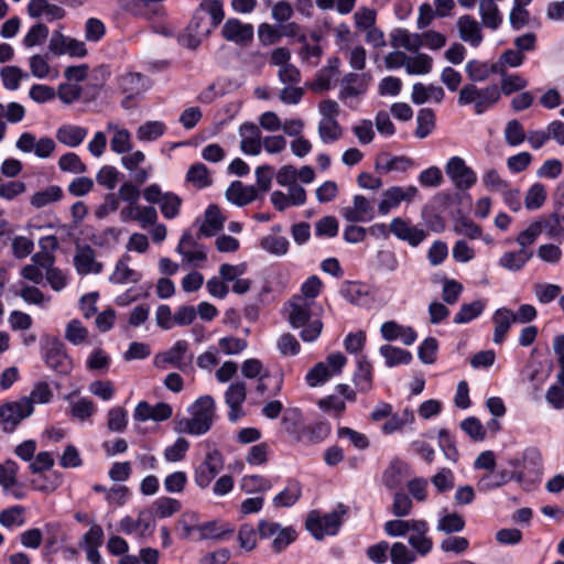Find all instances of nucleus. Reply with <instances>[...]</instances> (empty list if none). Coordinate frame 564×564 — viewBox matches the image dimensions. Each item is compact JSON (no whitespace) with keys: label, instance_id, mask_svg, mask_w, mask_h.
Instances as JSON below:
<instances>
[{"label":"nucleus","instance_id":"obj_30","mask_svg":"<svg viewBox=\"0 0 564 564\" xmlns=\"http://www.w3.org/2000/svg\"><path fill=\"white\" fill-rule=\"evenodd\" d=\"M107 129L113 132L110 140V148L118 154L127 153L132 149L131 134L124 129L120 128L117 123L109 122Z\"/></svg>","mask_w":564,"mask_h":564},{"label":"nucleus","instance_id":"obj_56","mask_svg":"<svg viewBox=\"0 0 564 564\" xmlns=\"http://www.w3.org/2000/svg\"><path fill=\"white\" fill-rule=\"evenodd\" d=\"M186 180L197 188L207 187L212 183L208 170L203 163L193 164L187 171Z\"/></svg>","mask_w":564,"mask_h":564},{"label":"nucleus","instance_id":"obj_55","mask_svg":"<svg viewBox=\"0 0 564 564\" xmlns=\"http://www.w3.org/2000/svg\"><path fill=\"white\" fill-rule=\"evenodd\" d=\"M538 225L541 226V234L545 232L549 238L555 239L558 242H562L564 239V230L561 225H558V220L554 218L552 214L547 216L540 217L535 220Z\"/></svg>","mask_w":564,"mask_h":564},{"label":"nucleus","instance_id":"obj_22","mask_svg":"<svg viewBox=\"0 0 564 564\" xmlns=\"http://www.w3.org/2000/svg\"><path fill=\"white\" fill-rule=\"evenodd\" d=\"M130 256L123 254L116 263L115 270L109 280L116 284L137 283L141 280L140 272L129 268Z\"/></svg>","mask_w":564,"mask_h":564},{"label":"nucleus","instance_id":"obj_19","mask_svg":"<svg viewBox=\"0 0 564 564\" xmlns=\"http://www.w3.org/2000/svg\"><path fill=\"white\" fill-rule=\"evenodd\" d=\"M414 165L412 159L405 155L391 156L388 153H380L375 163V167L380 173L392 171L405 172Z\"/></svg>","mask_w":564,"mask_h":564},{"label":"nucleus","instance_id":"obj_20","mask_svg":"<svg viewBox=\"0 0 564 564\" xmlns=\"http://www.w3.org/2000/svg\"><path fill=\"white\" fill-rule=\"evenodd\" d=\"M242 135L240 148L246 154L258 155L262 149L259 128L253 123H245L240 127Z\"/></svg>","mask_w":564,"mask_h":564},{"label":"nucleus","instance_id":"obj_23","mask_svg":"<svg viewBox=\"0 0 564 564\" xmlns=\"http://www.w3.org/2000/svg\"><path fill=\"white\" fill-rule=\"evenodd\" d=\"M445 93L441 86L436 85H424L422 83H416L413 85L411 99L415 105H422L426 101L442 102L444 99Z\"/></svg>","mask_w":564,"mask_h":564},{"label":"nucleus","instance_id":"obj_27","mask_svg":"<svg viewBox=\"0 0 564 564\" xmlns=\"http://www.w3.org/2000/svg\"><path fill=\"white\" fill-rule=\"evenodd\" d=\"M533 252L528 249L520 248L518 251L505 252L499 259V265L509 271H520L525 263L532 258Z\"/></svg>","mask_w":564,"mask_h":564},{"label":"nucleus","instance_id":"obj_17","mask_svg":"<svg viewBox=\"0 0 564 564\" xmlns=\"http://www.w3.org/2000/svg\"><path fill=\"white\" fill-rule=\"evenodd\" d=\"M247 397L246 383L238 381L231 383L225 392V401L229 406V420L235 422L241 415V405Z\"/></svg>","mask_w":564,"mask_h":564},{"label":"nucleus","instance_id":"obj_58","mask_svg":"<svg viewBox=\"0 0 564 564\" xmlns=\"http://www.w3.org/2000/svg\"><path fill=\"white\" fill-rule=\"evenodd\" d=\"M128 424V412L121 406L111 408L107 413V427L111 432H123Z\"/></svg>","mask_w":564,"mask_h":564},{"label":"nucleus","instance_id":"obj_34","mask_svg":"<svg viewBox=\"0 0 564 564\" xmlns=\"http://www.w3.org/2000/svg\"><path fill=\"white\" fill-rule=\"evenodd\" d=\"M479 13L482 24L486 28L496 30L502 22V15L500 14V11L495 3V0H480Z\"/></svg>","mask_w":564,"mask_h":564},{"label":"nucleus","instance_id":"obj_5","mask_svg":"<svg viewBox=\"0 0 564 564\" xmlns=\"http://www.w3.org/2000/svg\"><path fill=\"white\" fill-rule=\"evenodd\" d=\"M344 513L341 505L338 506V510L324 516L312 511L306 520V529L317 540H322L325 535H335L341 525L340 517Z\"/></svg>","mask_w":564,"mask_h":564},{"label":"nucleus","instance_id":"obj_9","mask_svg":"<svg viewBox=\"0 0 564 564\" xmlns=\"http://www.w3.org/2000/svg\"><path fill=\"white\" fill-rule=\"evenodd\" d=\"M415 186L406 187L392 186L382 193V199L379 203L378 210L381 215H387L391 209L397 208L402 202H411L417 195Z\"/></svg>","mask_w":564,"mask_h":564},{"label":"nucleus","instance_id":"obj_33","mask_svg":"<svg viewBox=\"0 0 564 564\" xmlns=\"http://www.w3.org/2000/svg\"><path fill=\"white\" fill-rule=\"evenodd\" d=\"M343 88L340 90V98L346 99L349 97H356L366 91L367 84L364 75L349 73L344 76L341 80Z\"/></svg>","mask_w":564,"mask_h":564},{"label":"nucleus","instance_id":"obj_59","mask_svg":"<svg viewBox=\"0 0 564 564\" xmlns=\"http://www.w3.org/2000/svg\"><path fill=\"white\" fill-rule=\"evenodd\" d=\"M390 560L392 564H412L416 555L404 543L395 542L390 547Z\"/></svg>","mask_w":564,"mask_h":564},{"label":"nucleus","instance_id":"obj_44","mask_svg":"<svg viewBox=\"0 0 564 564\" xmlns=\"http://www.w3.org/2000/svg\"><path fill=\"white\" fill-rule=\"evenodd\" d=\"M486 306L485 300H477L471 303H465L454 316V323L466 324L478 317Z\"/></svg>","mask_w":564,"mask_h":564},{"label":"nucleus","instance_id":"obj_3","mask_svg":"<svg viewBox=\"0 0 564 564\" xmlns=\"http://www.w3.org/2000/svg\"><path fill=\"white\" fill-rule=\"evenodd\" d=\"M500 98V89L497 85L479 88L474 84L464 85L458 93L459 106L474 105L477 115H481L492 107Z\"/></svg>","mask_w":564,"mask_h":564},{"label":"nucleus","instance_id":"obj_12","mask_svg":"<svg viewBox=\"0 0 564 564\" xmlns=\"http://www.w3.org/2000/svg\"><path fill=\"white\" fill-rule=\"evenodd\" d=\"M188 350V343L186 340H177L166 351L155 357V365L160 368H166V365H171L175 368L183 370L188 366L192 358H185Z\"/></svg>","mask_w":564,"mask_h":564},{"label":"nucleus","instance_id":"obj_10","mask_svg":"<svg viewBox=\"0 0 564 564\" xmlns=\"http://www.w3.org/2000/svg\"><path fill=\"white\" fill-rule=\"evenodd\" d=\"M389 230L398 239L406 241L411 247H417L427 237V231L417 226H412L410 221L400 217H394L390 225Z\"/></svg>","mask_w":564,"mask_h":564},{"label":"nucleus","instance_id":"obj_38","mask_svg":"<svg viewBox=\"0 0 564 564\" xmlns=\"http://www.w3.org/2000/svg\"><path fill=\"white\" fill-rule=\"evenodd\" d=\"M357 371L354 375V383L359 392L366 393L372 387L371 365L365 357L358 359Z\"/></svg>","mask_w":564,"mask_h":564},{"label":"nucleus","instance_id":"obj_4","mask_svg":"<svg viewBox=\"0 0 564 564\" xmlns=\"http://www.w3.org/2000/svg\"><path fill=\"white\" fill-rule=\"evenodd\" d=\"M42 357L45 365L61 375H67L73 362L65 351V345L57 337H46L41 344Z\"/></svg>","mask_w":564,"mask_h":564},{"label":"nucleus","instance_id":"obj_52","mask_svg":"<svg viewBox=\"0 0 564 564\" xmlns=\"http://www.w3.org/2000/svg\"><path fill=\"white\" fill-rule=\"evenodd\" d=\"M415 135L419 139L426 138L435 127V113L430 108H423L417 112Z\"/></svg>","mask_w":564,"mask_h":564},{"label":"nucleus","instance_id":"obj_47","mask_svg":"<svg viewBox=\"0 0 564 564\" xmlns=\"http://www.w3.org/2000/svg\"><path fill=\"white\" fill-rule=\"evenodd\" d=\"M290 242L286 237L276 236V235H268L263 237L260 241V247L276 257H282L286 254L289 250Z\"/></svg>","mask_w":564,"mask_h":564},{"label":"nucleus","instance_id":"obj_64","mask_svg":"<svg viewBox=\"0 0 564 564\" xmlns=\"http://www.w3.org/2000/svg\"><path fill=\"white\" fill-rule=\"evenodd\" d=\"M58 167L63 172L73 174L85 173L87 169L80 158L74 152L62 155L58 160Z\"/></svg>","mask_w":564,"mask_h":564},{"label":"nucleus","instance_id":"obj_46","mask_svg":"<svg viewBox=\"0 0 564 564\" xmlns=\"http://www.w3.org/2000/svg\"><path fill=\"white\" fill-rule=\"evenodd\" d=\"M465 528V520L462 516L456 512H444L441 513L436 529L437 531L446 534L460 532Z\"/></svg>","mask_w":564,"mask_h":564},{"label":"nucleus","instance_id":"obj_63","mask_svg":"<svg viewBox=\"0 0 564 564\" xmlns=\"http://www.w3.org/2000/svg\"><path fill=\"white\" fill-rule=\"evenodd\" d=\"M533 291L541 304H549L560 296L562 289L553 283H538L534 285Z\"/></svg>","mask_w":564,"mask_h":564},{"label":"nucleus","instance_id":"obj_14","mask_svg":"<svg viewBox=\"0 0 564 564\" xmlns=\"http://www.w3.org/2000/svg\"><path fill=\"white\" fill-rule=\"evenodd\" d=\"M76 271L80 275L99 274L104 270L101 262L96 261L95 250L90 246H84L77 249L74 257Z\"/></svg>","mask_w":564,"mask_h":564},{"label":"nucleus","instance_id":"obj_45","mask_svg":"<svg viewBox=\"0 0 564 564\" xmlns=\"http://www.w3.org/2000/svg\"><path fill=\"white\" fill-rule=\"evenodd\" d=\"M200 539H220L226 534L234 532V527L229 523H219L217 521H209L197 527Z\"/></svg>","mask_w":564,"mask_h":564},{"label":"nucleus","instance_id":"obj_57","mask_svg":"<svg viewBox=\"0 0 564 564\" xmlns=\"http://www.w3.org/2000/svg\"><path fill=\"white\" fill-rule=\"evenodd\" d=\"M188 449L189 442L184 437H177L172 445L165 447L163 456L169 463H177L184 459Z\"/></svg>","mask_w":564,"mask_h":564},{"label":"nucleus","instance_id":"obj_1","mask_svg":"<svg viewBox=\"0 0 564 564\" xmlns=\"http://www.w3.org/2000/svg\"><path fill=\"white\" fill-rule=\"evenodd\" d=\"M288 322L293 328H301L300 337L303 341H315L323 329L319 314L322 307L317 303L291 297L285 305Z\"/></svg>","mask_w":564,"mask_h":564},{"label":"nucleus","instance_id":"obj_54","mask_svg":"<svg viewBox=\"0 0 564 564\" xmlns=\"http://www.w3.org/2000/svg\"><path fill=\"white\" fill-rule=\"evenodd\" d=\"M323 282L317 275H311L301 286V294L294 295L295 299L306 300L310 303H316V297L321 293Z\"/></svg>","mask_w":564,"mask_h":564},{"label":"nucleus","instance_id":"obj_41","mask_svg":"<svg viewBox=\"0 0 564 564\" xmlns=\"http://www.w3.org/2000/svg\"><path fill=\"white\" fill-rule=\"evenodd\" d=\"M317 132L325 144L334 143L343 137V128L338 120H319Z\"/></svg>","mask_w":564,"mask_h":564},{"label":"nucleus","instance_id":"obj_51","mask_svg":"<svg viewBox=\"0 0 564 564\" xmlns=\"http://www.w3.org/2000/svg\"><path fill=\"white\" fill-rule=\"evenodd\" d=\"M527 134L522 123L512 119L506 123L503 130L505 141L510 147H518L527 140Z\"/></svg>","mask_w":564,"mask_h":564},{"label":"nucleus","instance_id":"obj_43","mask_svg":"<svg viewBox=\"0 0 564 564\" xmlns=\"http://www.w3.org/2000/svg\"><path fill=\"white\" fill-rule=\"evenodd\" d=\"M165 130L166 127L162 121H145L138 128L137 138L142 142L155 141L164 134Z\"/></svg>","mask_w":564,"mask_h":564},{"label":"nucleus","instance_id":"obj_49","mask_svg":"<svg viewBox=\"0 0 564 564\" xmlns=\"http://www.w3.org/2000/svg\"><path fill=\"white\" fill-rule=\"evenodd\" d=\"M406 467V464L400 460L391 462L382 476L384 486L389 489L399 487L403 481V473L405 471Z\"/></svg>","mask_w":564,"mask_h":564},{"label":"nucleus","instance_id":"obj_16","mask_svg":"<svg viewBox=\"0 0 564 564\" xmlns=\"http://www.w3.org/2000/svg\"><path fill=\"white\" fill-rule=\"evenodd\" d=\"M28 13L35 19L43 17L47 22L62 20L66 15L64 8L50 3L47 0H30Z\"/></svg>","mask_w":564,"mask_h":564},{"label":"nucleus","instance_id":"obj_39","mask_svg":"<svg viewBox=\"0 0 564 564\" xmlns=\"http://www.w3.org/2000/svg\"><path fill=\"white\" fill-rule=\"evenodd\" d=\"M299 42L302 44L299 56L302 61V63L311 66L316 67L321 61V57L323 55V50L317 44H310L307 42L306 35L299 36Z\"/></svg>","mask_w":564,"mask_h":564},{"label":"nucleus","instance_id":"obj_24","mask_svg":"<svg viewBox=\"0 0 564 564\" xmlns=\"http://www.w3.org/2000/svg\"><path fill=\"white\" fill-rule=\"evenodd\" d=\"M301 495V484L295 479H289L284 489L273 497L272 503L275 508H289L299 501Z\"/></svg>","mask_w":564,"mask_h":564},{"label":"nucleus","instance_id":"obj_25","mask_svg":"<svg viewBox=\"0 0 564 564\" xmlns=\"http://www.w3.org/2000/svg\"><path fill=\"white\" fill-rule=\"evenodd\" d=\"M495 324L492 340L495 344H501L505 340L507 333L514 322L513 312L509 308H498L492 315Z\"/></svg>","mask_w":564,"mask_h":564},{"label":"nucleus","instance_id":"obj_62","mask_svg":"<svg viewBox=\"0 0 564 564\" xmlns=\"http://www.w3.org/2000/svg\"><path fill=\"white\" fill-rule=\"evenodd\" d=\"M181 205L182 199L178 195L166 192L160 203V209L166 219H173L180 214Z\"/></svg>","mask_w":564,"mask_h":564},{"label":"nucleus","instance_id":"obj_40","mask_svg":"<svg viewBox=\"0 0 564 564\" xmlns=\"http://www.w3.org/2000/svg\"><path fill=\"white\" fill-rule=\"evenodd\" d=\"M380 354L384 358L386 365L388 367L408 365L412 360V355L410 351L391 345L381 346Z\"/></svg>","mask_w":564,"mask_h":564},{"label":"nucleus","instance_id":"obj_48","mask_svg":"<svg viewBox=\"0 0 564 564\" xmlns=\"http://www.w3.org/2000/svg\"><path fill=\"white\" fill-rule=\"evenodd\" d=\"M419 520L412 519V520H389L384 523L383 529L384 532L389 536H403L406 532L412 530H420L423 528L422 524H417Z\"/></svg>","mask_w":564,"mask_h":564},{"label":"nucleus","instance_id":"obj_50","mask_svg":"<svg viewBox=\"0 0 564 564\" xmlns=\"http://www.w3.org/2000/svg\"><path fill=\"white\" fill-rule=\"evenodd\" d=\"M433 68V58L425 53H417L415 56H409L406 73L409 75H425Z\"/></svg>","mask_w":564,"mask_h":564},{"label":"nucleus","instance_id":"obj_8","mask_svg":"<svg viewBox=\"0 0 564 564\" xmlns=\"http://www.w3.org/2000/svg\"><path fill=\"white\" fill-rule=\"evenodd\" d=\"M445 172L455 187L460 191L469 189L477 182L474 170L459 156H453L447 161Z\"/></svg>","mask_w":564,"mask_h":564},{"label":"nucleus","instance_id":"obj_6","mask_svg":"<svg viewBox=\"0 0 564 564\" xmlns=\"http://www.w3.org/2000/svg\"><path fill=\"white\" fill-rule=\"evenodd\" d=\"M224 468V458L218 449L209 451L204 460L194 469V482L200 489L207 488Z\"/></svg>","mask_w":564,"mask_h":564},{"label":"nucleus","instance_id":"obj_53","mask_svg":"<svg viewBox=\"0 0 564 564\" xmlns=\"http://www.w3.org/2000/svg\"><path fill=\"white\" fill-rule=\"evenodd\" d=\"M0 77L7 89L17 90L20 86V82L28 78L29 75L18 66H4L0 70Z\"/></svg>","mask_w":564,"mask_h":564},{"label":"nucleus","instance_id":"obj_11","mask_svg":"<svg viewBox=\"0 0 564 564\" xmlns=\"http://www.w3.org/2000/svg\"><path fill=\"white\" fill-rule=\"evenodd\" d=\"M341 216L350 223H367L375 218L372 203L362 195H355L352 206L343 207Z\"/></svg>","mask_w":564,"mask_h":564},{"label":"nucleus","instance_id":"obj_31","mask_svg":"<svg viewBox=\"0 0 564 564\" xmlns=\"http://www.w3.org/2000/svg\"><path fill=\"white\" fill-rule=\"evenodd\" d=\"M392 46L403 47L410 52H417L422 47L420 34L410 33L404 29H397L391 33Z\"/></svg>","mask_w":564,"mask_h":564},{"label":"nucleus","instance_id":"obj_26","mask_svg":"<svg viewBox=\"0 0 564 564\" xmlns=\"http://www.w3.org/2000/svg\"><path fill=\"white\" fill-rule=\"evenodd\" d=\"M87 133L88 131L86 128L74 124H64L57 129L56 139L58 142L67 147L76 148L83 143Z\"/></svg>","mask_w":564,"mask_h":564},{"label":"nucleus","instance_id":"obj_42","mask_svg":"<svg viewBox=\"0 0 564 564\" xmlns=\"http://www.w3.org/2000/svg\"><path fill=\"white\" fill-rule=\"evenodd\" d=\"M198 11L209 15V23L216 29L225 18L224 3L221 0H203L198 6Z\"/></svg>","mask_w":564,"mask_h":564},{"label":"nucleus","instance_id":"obj_32","mask_svg":"<svg viewBox=\"0 0 564 564\" xmlns=\"http://www.w3.org/2000/svg\"><path fill=\"white\" fill-rule=\"evenodd\" d=\"M223 217L217 206H209L205 213V220L199 228V234L205 237L216 235L224 226Z\"/></svg>","mask_w":564,"mask_h":564},{"label":"nucleus","instance_id":"obj_60","mask_svg":"<svg viewBox=\"0 0 564 564\" xmlns=\"http://www.w3.org/2000/svg\"><path fill=\"white\" fill-rule=\"evenodd\" d=\"M546 199L545 186L541 183H534L527 192L524 197L525 207L530 210L539 209Z\"/></svg>","mask_w":564,"mask_h":564},{"label":"nucleus","instance_id":"obj_13","mask_svg":"<svg viewBox=\"0 0 564 564\" xmlns=\"http://www.w3.org/2000/svg\"><path fill=\"white\" fill-rule=\"evenodd\" d=\"M253 25L243 23L239 19L230 18L226 20L221 28V36L229 42L236 44H246L253 39Z\"/></svg>","mask_w":564,"mask_h":564},{"label":"nucleus","instance_id":"obj_37","mask_svg":"<svg viewBox=\"0 0 564 564\" xmlns=\"http://www.w3.org/2000/svg\"><path fill=\"white\" fill-rule=\"evenodd\" d=\"M62 197V188L58 185H51L42 191L34 193L30 203L35 208H43L50 204L61 200Z\"/></svg>","mask_w":564,"mask_h":564},{"label":"nucleus","instance_id":"obj_61","mask_svg":"<svg viewBox=\"0 0 564 564\" xmlns=\"http://www.w3.org/2000/svg\"><path fill=\"white\" fill-rule=\"evenodd\" d=\"M48 28L43 23H36L28 31L22 43L26 48L42 45L48 36Z\"/></svg>","mask_w":564,"mask_h":564},{"label":"nucleus","instance_id":"obj_28","mask_svg":"<svg viewBox=\"0 0 564 564\" xmlns=\"http://www.w3.org/2000/svg\"><path fill=\"white\" fill-rule=\"evenodd\" d=\"M417 524H422L423 528L420 530H412L409 536V544L421 556L429 554L433 547L432 540L426 535L429 532V525L425 520H419Z\"/></svg>","mask_w":564,"mask_h":564},{"label":"nucleus","instance_id":"obj_7","mask_svg":"<svg viewBox=\"0 0 564 564\" xmlns=\"http://www.w3.org/2000/svg\"><path fill=\"white\" fill-rule=\"evenodd\" d=\"M33 406L28 400L7 402L0 406V424L4 432H13L22 420L33 413Z\"/></svg>","mask_w":564,"mask_h":564},{"label":"nucleus","instance_id":"obj_2","mask_svg":"<svg viewBox=\"0 0 564 564\" xmlns=\"http://www.w3.org/2000/svg\"><path fill=\"white\" fill-rule=\"evenodd\" d=\"M191 416L175 417L174 431L178 434L203 435L215 419V401L210 395L198 398L189 409Z\"/></svg>","mask_w":564,"mask_h":564},{"label":"nucleus","instance_id":"obj_18","mask_svg":"<svg viewBox=\"0 0 564 564\" xmlns=\"http://www.w3.org/2000/svg\"><path fill=\"white\" fill-rule=\"evenodd\" d=\"M226 197L237 206H246L258 198V189L252 185H243L242 182L235 181L227 188Z\"/></svg>","mask_w":564,"mask_h":564},{"label":"nucleus","instance_id":"obj_21","mask_svg":"<svg viewBox=\"0 0 564 564\" xmlns=\"http://www.w3.org/2000/svg\"><path fill=\"white\" fill-rule=\"evenodd\" d=\"M460 39L471 46H478L482 41L479 23L470 15H462L457 21Z\"/></svg>","mask_w":564,"mask_h":564},{"label":"nucleus","instance_id":"obj_35","mask_svg":"<svg viewBox=\"0 0 564 564\" xmlns=\"http://www.w3.org/2000/svg\"><path fill=\"white\" fill-rule=\"evenodd\" d=\"M145 77L140 73H129L120 78L119 86L122 93L129 94V98L139 96L145 90Z\"/></svg>","mask_w":564,"mask_h":564},{"label":"nucleus","instance_id":"obj_15","mask_svg":"<svg viewBox=\"0 0 564 564\" xmlns=\"http://www.w3.org/2000/svg\"><path fill=\"white\" fill-rule=\"evenodd\" d=\"M380 333L383 339L388 341L399 339L405 346L412 345L417 338L412 327L398 324L394 321L384 322L380 327Z\"/></svg>","mask_w":564,"mask_h":564},{"label":"nucleus","instance_id":"obj_29","mask_svg":"<svg viewBox=\"0 0 564 564\" xmlns=\"http://www.w3.org/2000/svg\"><path fill=\"white\" fill-rule=\"evenodd\" d=\"M465 70L470 80L484 82L490 74H498V72H501V65L496 63L489 65L488 63L473 59L466 64Z\"/></svg>","mask_w":564,"mask_h":564},{"label":"nucleus","instance_id":"obj_36","mask_svg":"<svg viewBox=\"0 0 564 564\" xmlns=\"http://www.w3.org/2000/svg\"><path fill=\"white\" fill-rule=\"evenodd\" d=\"M240 488L246 494H264L272 488V482L261 475H246L240 480Z\"/></svg>","mask_w":564,"mask_h":564}]
</instances>
